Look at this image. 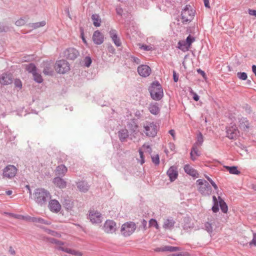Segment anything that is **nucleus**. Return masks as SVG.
<instances>
[{"label": "nucleus", "instance_id": "f257e3e1", "mask_svg": "<svg viewBox=\"0 0 256 256\" xmlns=\"http://www.w3.org/2000/svg\"><path fill=\"white\" fill-rule=\"evenodd\" d=\"M51 197V194L48 190L44 188H38L34 190L32 198L38 205L42 206L46 204Z\"/></svg>", "mask_w": 256, "mask_h": 256}, {"label": "nucleus", "instance_id": "f03ea898", "mask_svg": "<svg viewBox=\"0 0 256 256\" xmlns=\"http://www.w3.org/2000/svg\"><path fill=\"white\" fill-rule=\"evenodd\" d=\"M149 91L152 98L155 100H160L164 96L163 89L158 82H154L151 84Z\"/></svg>", "mask_w": 256, "mask_h": 256}, {"label": "nucleus", "instance_id": "7ed1b4c3", "mask_svg": "<svg viewBox=\"0 0 256 256\" xmlns=\"http://www.w3.org/2000/svg\"><path fill=\"white\" fill-rule=\"evenodd\" d=\"M196 183L199 186L198 190L204 196H210L212 193V188L208 182L204 180L198 179Z\"/></svg>", "mask_w": 256, "mask_h": 256}, {"label": "nucleus", "instance_id": "20e7f679", "mask_svg": "<svg viewBox=\"0 0 256 256\" xmlns=\"http://www.w3.org/2000/svg\"><path fill=\"white\" fill-rule=\"evenodd\" d=\"M194 16V11L190 5H186L182 10L181 17L183 22H190Z\"/></svg>", "mask_w": 256, "mask_h": 256}, {"label": "nucleus", "instance_id": "39448f33", "mask_svg": "<svg viewBox=\"0 0 256 256\" xmlns=\"http://www.w3.org/2000/svg\"><path fill=\"white\" fill-rule=\"evenodd\" d=\"M54 68L58 73L64 74L70 70V67L66 60H62L56 62Z\"/></svg>", "mask_w": 256, "mask_h": 256}, {"label": "nucleus", "instance_id": "423d86ee", "mask_svg": "<svg viewBox=\"0 0 256 256\" xmlns=\"http://www.w3.org/2000/svg\"><path fill=\"white\" fill-rule=\"evenodd\" d=\"M144 132L148 136L154 137L157 134L158 126L154 122H146L144 125Z\"/></svg>", "mask_w": 256, "mask_h": 256}, {"label": "nucleus", "instance_id": "0eeeda50", "mask_svg": "<svg viewBox=\"0 0 256 256\" xmlns=\"http://www.w3.org/2000/svg\"><path fill=\"white\" fill-rule=\"evenodd\" d=\"M136 229V226L134 222H126L122 225L121 232L124 236H128L132 234Z\"/></svg>", "mask_w": 256, "mask_h": 256}, {"label": "nucleus", "instance_id": "6e6552de", "mask_svg": "<svg viewBox=\"0 0 256 256\" xmlns=\"http://www.w3.org/2000/svg\"><path fill=\"white\" fill-rule=\"evenodd\" d=\"M17 172V168L12 165H8L3 170V175L4 177L12 178L14 177Z\"/></svg>", "mask_w": 256, "mask_h": 256}, {"label": "nucleus", "instance_id": "1a4fd4ad", "mask_svg": "<svg viewBox=\"0 0 256 256\" xmlns=\"http://www.w3.org/2000/svg\"><path fill=\"white\" fill-rule=\"evenodd\" d=\"M89 218L93 224H100L102 222V216L97 211L90 210L89 214Z\"/></svg>", "mask_w": 256, "mask_h": 256}, {"label": "nucleus", "instance_id": "9d476101", "mask_svg": "<svg viewBox=\"0 0 256 256\" xmlns=\"http://www.w3.org/2000/svg\"><path fill=\"white\" fill-rule=\"evenodd\" d=\"M116 224L112 220H107L104 226V230L106 233L112 234L116 230Z\"/></svg>", "mask_w": 256, "mask_h": 256}, {"label": "nucleus", "instance_id": "9b49d317", "mask_svg": "<svg viewBox=\"0 0 256 256\" xmlns=\"http://www.w3.org/2000/svg\"><path fill=\"white\" fill-rule=\"evenodd\" d=\"M239 134V131L236 125H232L227 128L226 136L230 139L236 138Z\"/></svg>", "mask_w": 256, "mask_h": 256}, {"label": "nucleus", "instance_id": "f8f14e48", "mask_svg": "<svg viewBox=\"0 0 256 256\" xmlns=\"http://www.w3.org/2000/svg\"><path fill=\"white\" fill-rule=\"evenodd\" d=\"M138 72L142 77H147L151 73V68L147 65L142 64L138 66Z\"/></svg>", "mask_w": 256, "mask_h": 256}, {"label": "nucleus", "instance_id": "ddd939ff", "mask_svg": "<svg viewBox=\"0 0 256 256\" xmlns=\"http://www.w3.org/2000/svg\"><path fill=\"white\" fill-rule=\"evenodd\" d=\"M48 208L52 212L58 213L61 210V205L58 200H51L48 202Z\"/></svg>", "mask_w": 256, "mask_h": 256}, {"label": "nucleus", "instance_id": "4468645a", "mask_svg": "<svg viewBox=\"0 0 256 256\" xmlns=\"http://www.w3.org/2000/svg\"><path fill=\"white\" fill-rule=\"evenodd\" d=\"M166 174L169 177L170 182L174 181L178 176L177 168L174 166H170Z\"/></svg>", "mask_w": 256, "mask_h": 256}, {"label": "nucleus", "instance_id": "2eb2a0df", "mask_svg": "<svg viewBox=\"0 0 256 256\" xmlns=\"http://www.w3.org/2000/svg\"><path fill=\"white\" fill-rule=\"evenodd\" d=\"M78 51L74 48H68L64 52L66 58L70 60H74L78 56Z\"/></svg>", "mask_w": 256, "mask_h": 256}, {"label": "nucleus", "instance_id": "dca6fc26", "mask_svg": "<svg viewBox=\"0 0 256 256\" xmlns=\"http://www.w3.org/2000/svg\"><path fill=\"white\" fill-rule=\"evenodd\" d=\"M109 34L114 44L118 47L120 46L122 43L120 38L118 36L116 30L112 29L109 32Z\"/></svg>", "mask_w": 256, "mask_h": 256}, {"label": "nucleus", "instance_id": "f3484780", "mask_svg": "<svg viewBox=\"0 0 256 256\" xmlns=\"http://www.w3.org/2000/svg\"><path fill=\"white\" fill-rule=\"evenodd\" d=\"M12 82V74L6 73L3 74L0 78V83L3 85H8Z\"/></svg>", "mask_w": 256, "mask_h": 256}, {"label": "nucleus", "instance_id": "a211bd4d", "mask_svg": "<svg viewBox=\"0 0 256 256\" xmlns=\"http://www.w3.org/2000/svg\"><path fill=\"white\" fill-rule=\"evenodd\" d=\"M92 40L96 44H100L104 42V36L99 30H96L93 34Z\"/></svg>", "mask_w": 256, "mask_h": 256}, {"label": "nucleus", "instance_id": "6ab92c4d", "mask_svg": "<svg viewBox=\"0 0 256 256\" xmlns=\"http://www.w3.org/2000/svg\"><path fill=\"white\" fill-rule=\"evenodd\" d=\"M43 73L45 75L52 76L54 73L53 65L49 62H45L43 64Z\"/></svg>", "mask_w": 256, "mask_h": 256}, {"label": "nucleus", "instance_id": "aec40b11", "mask_svg": "<svg viewBox=\"0 0 256 256\" xmlns=\"http://www.w3.org/2000/svg\"><path fill=\"white\" fill-rule=\"evenodd\" d=\"M61 176H57L53 179L52 182L58 188L62 189L66 186V182L60 178Z\"/></svg>", "mask_w": 256, "mask_h": 256}, {"label": "nucleus", "instance_id": "412c9836", "mask_svg": "<svg viewBox=\"0 0 256 256\" xmlns=\"http://www.w3.org/2000/svg\"><path fill=\"white\" fill-rule=\"evenodd\" d=\"M68 171L67 168L64 164L58 166L55 170L56 175L58 176H64Z\"/></svg>", "mask_w": 256, "mask_h": 256}, {"label": "nucleus", "instance_id": "4be33fe9", "mask_svg": "<svg viewBox=\"0 0 256 256\" xmlns=\"http://www.w3.org/2000/svg\"><path fill=\"white\" fill-rule=\"evenodd\" d=\"M184 172L188 174L193 176L198 177V173L197 171L190 166L189 164H186L184 166Z\"/></svg>", "mask_w": 256, "mask_h": 256}, {"label": "nucleus", "instance_id": "5701e85b", "mask_svg": "<svg viewBox=\"0 0 256 256\" xmlns=\"http://www.w3.org/2000/svg\"><path fill=\"white\" fill-rule=\"evenodd\" d=\"M240 128L244 130H248L250 128V124L246 118H242L239 119Z\"/></svg>", "mask_w": 256, "mask_h": 256}, {"label": "nucleus", "instance_id": "b1692460", "mask_svg": "<svg viewBox=\"0 0 256 256\" xmlns=\"http://www.w3.org/2000/svg\"><path fill=\"white\" fill-rule=\"evenodd\" d=\"M175 224V222L172 218H167L164 220L163 228L165 230L172 229Z\"/></svg>", "mask_w": 256, "mask_h": 256}, {"label": "nucleus", "instance_id": "393cba45", "mask_svg": "<svg viewBox=\"0 0 256 256\" xmlns=\"http://www.w3.org/2000/svg\"><path fill=\"white\" fill-rule=\"evenodd\" d=\"M198 146H196V144H194L191 150L190 153V158L194 161L196 160V156H200V152L198 151Z\"/></svg>", "mask_w": 256, "mask_h": 256}, {"label": "nucleus", "instance_id": "a878e982", "mask_svg": "<svg viewBox=\"0 0 256 256\" xmlns=\"http://www.w3.org/2000/svg\"><path fill=\"white\" fill-rule=\"evenodd\" d=\"M118 137L121 142H124L128 138L129 134L128 130L126 128L120 130L118 132Z\"/></svg>", "mask_w": 256, "mask_h": 256}, {"label": "nucleus", "instance_id": "bb28decb", "mask_svg": "<svg viewBox=\"0 0 256 256\" xmlns=\"http://www.w3.org/2000/svg\"><path fill=\"white\" fill-rule=\"evenodd\" d=\"M78 189L82 192H86L89 188V186L85 182H79L76 184Z\"/></svg>", "mask_w": 256, "mask_h": 256}, {"label": "nucleus", "instance_id": "cd10ccee", "mask_svg": "<svg viewBox=\"0 0 256 256\" xmlns=\"http://www.w3.org/2000/svg\"><path fill=\"white\" fill-rule=\"evenodd\" d=\"M214 223V222H207L204 224V228L210 234L213 232V226Z\"/></svg>", "mask_w": 256, "mask_h": 256}, {"label": "nucleus", "instance_id": "c85d7f7f", "mask_svg": "<svg viewBox=\"0 0 256 256\" xmlns=\"http://www.w3.org/2000/svg\"><path fill=\"white\" fill-rule=\"evenodd\" d=\"M92 19L93 22V24L95 26L98 27L100 26L101 19L98 14H92Z\"/></svg>", "mask_w": 256, "mask_h": 256}, {"label": "nucleus", "instance_id": "c756f323", "mask_svg": "<svg viewBox=\"0 0 256 256\" xmlns=\"http://www.w3.org/2000/svg\"><path fill=\"white\" fill-rule=\"evenodd\" d=\"M150 112L154 114H157L160 112L159 108L156 104H151L149 106Z\"/></svg>", "mask_w": 256, "mask_h": 256}, {"label": "nucleus", "instance_id": "7c9ffc66", "mask_svg": "<svg viewBox=\"0 0 256 256\" xmlns=\"http://www.w3.org/2000/svg\"><path fill=\"white\" fill-rule=\"evenodd\" d=\"M219 204L222 211L224 213H226L228 210V206L226 203L222 200L220 196H218Z\"/></svg>", "mask_w": 256, "mask_h": 256}, {"label": "nucleus", "instance_id": "2f4dec72", "mask_svg": "<svg viewBox=\"0 0 256 256\" xmlns=\"http://www.w3.org/2000/svg\"><path fill=\"white\" fill-rule=\"evenodd\" d=\"M26 70L30 73H32V74H34L36 72V66L32 63L29 64H26L25 66Z\"/></svg>", "mask_w": 256, "mask_h": 256}, {"label": "nucleus", "instance_id": "473e14b6", "mask_svg": "<svg viewBox=\"0 0 256 256\" xmlns=\"http://www.w3.org/2000/svg\"><path fill=\"white\" fill-rule=\"evenodd\" d=\"M32 220L34 222H38L40 224H45L46 225H50L51 222L49 221L46 220L44 219L40 218H32Z\"/></svg>", "mask_w": 256, "mask_h": 256}, {"label": "nucleus", "instance_id": "72a5a7b5", "mask_svg": "<svg viewBox=\"0 0 256 256\" xmlns=\"http://www.w3.org/2000/svg\"><path fill=\"white\" fill-rule=\"evenodd\" d=\"M128 128L132 132H135L136 131L138 128V125L133 120H131L128 122Z\"/></svg>", "mask_w": 256, "mask_h": 256}, {"label": "nucleus", "instance_id": "f704fd0d", "mask_svg": "<svg viewBox=\"0 0 256 256\" xmlns=\"http://www.w3.org/2000/svg\"><path fill=\"white\" fill-rule=\"evenodd\" d=\"M178 48L183 51L188 50L189 46L187 45L186 42L185 40L180 41L178 43Z\"/></svg>", "mask_w": 256, "mask_h": 256}, {"label": "nucleus", "instance_id": "c9c22d12", "mask_svg": "<svg viewBox=\"0 0 256 256\" xmlns=\"http://www.w3.org/2000/svg\"><path fill=\"white\" fill-rule=\"evenodd\" d=\"M28 20V18L26 16L21 18L16 22L15 24L16 26H24L25 24Z\"/></svg>", "mask_w": 256, "mask_h": 256}, {"label": "nucleus", "instance_id": "e433bc0d", "mask_svg": "<svg viewBox=\"0 0 256 256\" xmlns=\"http://www.w3.org/2000/svg\"><path fill=\"white\" fill-rule=\"evenodd\" d=\"M64 207L68 210H71L73 208V202L70 200H66L64 204Z\"/></svg>", "mask_w": 256, "mask_h": 256}, {"label": "nucleus", "instance_id": "4c0bfd02", "mask_svg": "<svg viewBox=\"0 0 256 256\" xmlns=\"http://www.w3.org/2000/svg\"><path fill=\"white\" fill-rule=\"evenodd\" d=\"M225 168L228 170L230 174H238L240 173V171H238L236 166H226Z\"/></svg>", "mask_w": 256, "mask_h": 256}, {"label": "nucleus", "instance_id": "58836bf2", "mask_svg": "<svg viewBox=\"0 0 256 256\" xmlns=\"http://www.w3.org/2000/svg\"><path fill=\"white\" fill-rule=\"evenodd\" d=\"M34 80L35 82L38 83H42L43 81V79L40 74L36 72L32 74Z\"/></svg>", "mask_w": 256, "mask_h": 256}, {"label": "nucleus", "instance_id": "ea45409f", "mask_svg": "<svg viewBox=\"0 0 256 256\" xmlns=\"http://www.w3.org/2000/svg\"><path fill=\"white\" fill-rule=\"evenodd\" d=\"M180 250V248L177 246H164L165 252H176Z\"/></svg>", "mask_w": 256, "mask_h": 256}, {"label": "nucleus", "instance_id": "a19ab883", "mask_svg": "<svg viewBox=\"0 0 256 256\" xmlns=\"http://www.w3.org/2000/svg\"><path fill=\"white\" fill-rule=\"evenodd\" d=\"M44 231L48 234H50L52 236L57 237V238H60L61 235L60 233L58 232H57L52 230H51L48 229V228H45Z\"/></svg>", "mask_w": 256, "mask_h": 256}, {"label": "nucleus", "instance_id": "79ce46f5", "mask_svg": "<svg viewBox=\"0 0 256 256\" xmlns=\"http://www.w3.org/2000/svg\"><path fill=\"white\" fill-rule=\"evenodd\" d=\"M204 141L203 136L202 134L200 132L197 136V140L194 144H196V146H200Z\"/></svg>", "mask_w": 256, "mask_h": 256}, {"label": "nucleus", "instance_id": "37998d69", "mask_svg": "<svg viewBox=\"0 0 256 256\" xmlns=\"http://www.w3.org/2000/svg\"><path fill=\"white\" fill-rule=\"evenodd\" d=\"M48 240L52 244H54L59 246L64 245V242H62L57 240L54 238H49Z\"/></svg>", "mask_w": 256, "mask_h": 256}, {"label": "nucleus", "instance_id": "c03bdc74", "mask_svg": "<svg viewBox=\"0 0 256 256\" xmlns=\"http://www.w3.org/2000/svg\"><path fill=\"white\" fill-rule=\"evenodd\" d=\"M46 24V22L45 21H42L40 22H38L36 23L32 24L31 26L33 28H36L41 26H45Z\"/></svg>", "mask_w": 256, "mask_h": 256}, {"label": "nucleus", "instance_id": "a18cd8bd", "mask_svg": "<svg viewBox=\"0 0 256 256\" xmlns=\"http://www.w3.org/2000/svg\"><path fill=\"white\" fill-rule=\"evenodd\" d=\"M149 225L150 226H154L157 230L159 229V226L155 219L152 218L149 221Z\"/></svg>", "mask_w": 256, "mask_h": 256}, {"label": "nucleus", "instance_id": "49530a36", "mask_svg": "<svg viewBox=\"0 0 256 256\" xmlns=\"http://www.w3.org/2000/svg\"><path fill=\"white\" fill-rule=\"evenodd\" d=\"M195 40V39L194 37L190 35H189L186 39V42L187 45L189 46H190L192 44Z\"/></svg>", "mask_w": 256, "mask_h": 256}, {"label": "nucleus", "instance_id": "de8ad7c7", "mask_svg": "<svg viewBox=\"0 0 256 256\" xmlns=\"http://www.w3.org/2000/svg\"><path fill=\"white\" fill-rule=\"evenodd\" d=\"M237 76L238 77L242 80H246L247 78H248V76H247V74L246 73V72H238L237 74Z\"/></svg>", "mask_w": 256, "mask_h": 256}, {"label": "nucleus", "instance_id": "09e8293b", "mask_svg": "<svg viewBox=\"0 0 256 256\" xmlns=\"http://www.w3.org/2000/svg\"><path fill=\"white\" fill-rule=\"evenodd\" d=\"M92 62V59L89 56H86L84 59V66L86 67H89L90 66Z\"/></svg>", "mask_w": 256, "mask_h": 256}, {"label": "nucleus", "instance_id": "8fccbe9b", "mask_svg": "<svg viewBox=\"0 0 256 256\" xmlns=\"http://www.w3.org/2000/svg\"><path fill=\"white\" fill-rule=\"evenodd\" d=\"M14 84L16 88L21 89L22 88V82L20 79H16L14 82Z\"/></svg>", "mask_w": 256, "mask_h": 256}, {"label": "nucleus", "instance_id": "3c124183", "mask_svg": "<svg viewBox=\"0 0 256 256\" xmlns=\"http://www.w3.org/2000/svg\"><path fill=\"white\" fill-rule=\"evenodd\" d=\"M140 160H139L141 164H142L144 162V156L143 152L141 149L138 150Z\"/></svg>", "mask_w": 256, "mask_h": 256}, {"label": "nucleus", "instance_id": "603ef678", "mask_svg": "<svg viewBox=\"0 0 256 256\" xmlns=\"http://www.w3.org/2000/svg\"><path fill=\"white\" fill-rule=\"evenodd\" d=\"M152 162L156 165H158L160 163V158L158 154H156L152 156Z\"/></svg>", "mask_w": 256, "mask_h": 256}, {"label": "nucleus", "instance_id": "864d4df0", "mask_svg": "<svg viewBox=\"0 0 256 256\" xmlns=\"http://www.w3.org/2000/svg\"><path fill=\"white\" fill-rule=\"evenodd\" d=\"M70 254L76 256H82V253L80 251H78L74 250L71 249Z\"/></svg>", "mask_w": 256, "mask_h": 256}, {"label": "nucleus", "instance_id": "5fc2aeb1", "mask_svg": "<svg viewBox=\"0 0 256 256\" xmlns=\"http://www.w3.org/2000/svg\"><path fill=\"white\" fill-rule=\"evenodd\" d=\"M141 48L144 50L149 51V50H154L153 47L150 46H147V45H142L141 46Z\"/></svg>", "mask_w": 256, "mask_h": 256}, {"label": "nucleus", "instance_id": "6e6d98bb", "mask_svg": "<svg viewBox=\"0 0 256 256\" xmlns=\"http://www.w3.org/2000/svg\"><path fill=\"white\" fill-rule=\"evenodd\" d=\"M58 249L59 250H60L62 251H63V252H66L68 253V254L70 253V250H71V248H66V247H63V246H58Z\"/></svg>", "mask_w": 256, "mask_h": 256}, {"label": "nucleus", "instance_id": "4d7b16f0", "mask_svg": "<svg viewBox=\"0 0 256 256\" xmlns=\"http://www.w3.org/2000/svg\"><path fill=\"white\" fill-rule=\"evenodd\" d=\"M249 244L250 246L254 245L256 246V233L253 234L252 240L250 242Z\"/></svg>", "mask_w": 256, "mask_h": 256}, {"label": "nucleus", "instance_id": "13d9d810", "mask_svg": "<svg viewBox=\"0 0 256 256\" xmlns=\"http://www.w3.org/2000/svg\"><path fill=\"white\" fill-rule=\"evenodd\" d=\"M190 92L193 96V99L196 101H198L199 100L200 97L199 96L194 92H193L192 90L190 91Z\"/></svg>", "mask_w": 256, "mask_h": 256}, {"label": "nucleus", "instance_id": "bf43d9fd", "mask_svg": "<svg viewBox=\"0 0 256 256\" xmlns=\"http://www.w3.org/2000/svg\"><path fill=\"white\" fill-rule=\"evenodd\" d=\"M108 50L109 52L112 54L115 52V49L114 48V46L111 44H110L108 46Z\"/></svg>", "mask_w": 256, "mask_h": 256}, {"label": "nucleus", "instance_id": "052dcab7", "mask_svg": "<svg viewBox=\"0 0 256 256\" xmlns=\"http://www.w3.org/2000/svg\"><path fill=\"white\" fill-rule=\"evenodd\" d=\"M131 60L132 62H134L136 64H140V60L138 58L135 57V56H132Z\"/></svg>", "mask_w": 256, "mask_h": 256}, {"label": "nucleus", "instance_id": "680f3d73", "mask_svg": "<svg viewBox=\"0 0 256 256\" xmlns=\"http://www.w3.org/2000/svg\"><path fill=\"white\" fill-rule=\"evenodd\" d=\"M116 12L118 14L122 16L123 13V10L120 6H118L116 8Z\"/></svg>", "mask_w": 256, "mask_h": 256}, {"label": "nucleus", "instance_id": "e2e57ef3", "mask_svg": "<svg viewBox=\"0 0 256 256\" xmlns=\"http://www.w3.org/2000/svg\"><path fill=\"white\" fill-rule=\"evenodd\" d=\"M248 14L250 16H253L256 17V10L249 9L248 10Z\"/></svg>", "mask_w": 256, "mask_h": 256}, {"label": "nucleus", "instance_id": "0e129e2a", "mask_svg": "<svg viewBox=\"0 0 256 256\" xmlns=\"http://www.w3.org/2000/svg\"><path fill=\"white\" fill-rule=\"evenodd\" d=\"M218 204H214V206L212 207V210L214 212H216L218 211Z\"/></svg>", "mask_w": 256, "mask_h": 256}, {"label": "nucleus", "instance_id": "69168bd1", "mask_svg": "<svg viewBox=\"0 0 256 256\" xmlns=\"http://www.w3.org/2000/svg\"><path fill=\"white\" fill-rule=\"evenodd\" d=\"M193 228L192 224H185L184 226V228L186 230L192 228Z\"/></svg>", "mask_w": 256, "mask_h": 256}, {"label": "nucleus", "instance_id": "338daca9", "mask_svg": "<svg viewBox=\"0 0 256 256\" xmlns=\"http://www.w3.org/2000/svg\"><path fill=\"white\" fill-rule=\"evenodd\" d=\"M245 110H246V112L248 114H250L252 112V110H251V108L250 106H246V107H245Z\"/></svg>", "mask_w": 256, "mask_h": 256}, {"label": "nucleus", "instance_id": "774afa93", "mask_svg": "<svg viewBox=\"0 0 256 256\" xmlns=\"http://www.w3.org/2000/svg\"><path fill=\"white\" fill-rule=\"evenodd\" d=\"M176 254L177 256H190V254L188 252H180Z\"/></svg>", "mask_w": 256, "mask_h": 256}]
</instances>
